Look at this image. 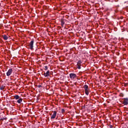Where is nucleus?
<instances>
[{
    "label": "nucleus",
    "instance_id": "0eeeda50",
    "mask_svg": "<svg viewBox=\"0 0 128 128\" xmlns=\"http://www.w3.org/2000/svg\"><path fill=\"white\" fill-rule=\"evenodd\" d=\"M3 38L5 40H7L8 39V36H6V35H4L3 36Z\"/></svg>",
    "mask_w": 128,
    "mask_h": 128
},
{
    "label": "nucleus",
    "instance_id": "a878e982",
    "mask_svg": "<svg viewBox=\"0 0 128 128\" xmlns=\"http://www.w3.org/2000/svg\"><path fill=\"white\" fill-rule=\"evenodd\" d=\"M66 56H68V54H66Z\"/></svg>",
    "mask_w": 128,
    "mask_h": 128
},
{
    "label": "nucleus",
    "instance_id": "bb28decb",
    "mask_svg": "<svg viewBox=\"0 0 128 128\" xmlns=\"http://www.w3.org/2000/svg\"><path fill=\"white\" fill-rule=\"evenodd\" d=\"M65 4H66V2H65Z\"/></svg>",
    "mask_w": 128,
    "mask_h": 128
},
{
    "label": "nucleus",
    "instance_id": "9b49d317",
    "mask_svg": "<svg viewBox=\"0 0 128 128\" xmlns=\"http://www.w3.org/2000/svg\"><path fill=\"white\" fill-rule=\"evenodd\" d=\"M20 96H18V95H16L14 96V98L16 99V100H19L20 98Z\"/></svg>",
    "mask_w": 128,
    "mask_h": 128
},
{
    "label": "nucleus",
    "instance_id": "39448f33",
    "mask_svg": "<svg viewBox=\"0 0 128 128\" xmlns=\"http://www.w3.org/2000/svg\"><path fill=\"white\" fill-rule=\"evenodd\" d=\"M70 78H72L73 80H74V78H76V74L72 73L70 74Z\"/></svg>",
    "mask_w": 128,
    "mask_h": 128
},
{
    "label": "nucleus",
    "instance_id": "423d86ee",
    "mask_svg": "<svg viewBox=\"0 0 128 128\" xmlns=\"http://www.w3.org/2000/svg\"><path fill=\"white\" fill-rule=\"evenodd\" d=\"M56 112L54 111L53 114L51 116V118L52 119L56 118Z\"/></svg>",
    "mask_w": 128,
    "mask_h": 128
},
{
    "label": "nucleus",
    "instance_id": "aec40b11",
    "mask_svg": "<svg viewBox=\"0 0 128 128\" xmlns=\"http://www.w3.org/2000/svg\"><path fill=\"white\" fill-rule=\"evenodd\" d=\"M66 18H68V16L66 15Z\"/></svg>",
    "mask_w": 128,
    "mask_h": 128
},
{
    "label": "nucleus",
    "instance_id": "9d476101",
    "mask_svg": "<svg viewBox=\"0 0 128 128\" xmlns=\"http://www.w3.org/2000/svg\"><path fill=\"white\" fill-rule=\"evenodd\" d=\"M6 88V86H0V90H4Z\"/></svg>",
    "mask_w": 128,
    "mask_h": 128
},
{
    "label": "nucleus",
    "instance_id": "dca6fc26",
    "mask_svg": "<svg viewBox=\"0 0 128 128\" xmlns=\"http://www.w3.org/2000/svg\"><path fill=\"white\" fill-rule=\"evenodd\" d=\"M77 68H78V70H80V65H77Z\"/></svg>",
    "mask_w": 128,
    "mask_h": 128
},
{
    "label": "nucleus",
    "instance_id": "f3484780",
    "mask_svg": "<svg viewBox=\"0 0 128 128\" xmlns=\"http://www.w3.org/2000/svg\"><path fill=\"white\" fill-rule=\"evenodd\" d=\"M44 76H46V78H48V75L46 74V73H44Z\"/></svg>",
    "mask_w": 128,
    "mask_h": 128
},
{
    "label": "nucleus",
    "instance_id": "a211bd4d",
    "mask_svg": "<svg viewBox=\"0 0 128 128\" xmlns=\"http://www.w3.org/2000/svg\"><path fill=\"white\" fill-rule=\"evenodd\" d=\"M45 70H48V66H45Z\"/></svg>",
    "mask_w": 128,
    "mask_h": 128
},
{
    "label": "nucleus",
    "instance_id": "4468645a",
    "mask_svg": "<svg viewBox=\"0 0 128 128\" xmlns=\"http://www.w3.org/2000/svg\"><path fill=\"white\" fill-rule=\"evenodd\" d=\"M65 24H70V22H68V20H65Z\"/></svg>",
    "mask_w": 128,
    "mask_h": 128
},
{
    "label": "nucleus",
    "instance_id": "f257e3e1",
    "mask_svg": "<svg viewBox=\"0 0 128 128\" xmlns=\"http://www.w3.org/2000/svg\"><path fill=\"white\" fill-rule=\"evenodd\" d=\"M84 89L85 90L86 94V96H88V94H89L88 90H90V88H88V86L86 84H85L84 86Z\"/></svg>",
    "mask_w": 128,
    "mask_h": 128
},
{
    "label": "nucleus",
    "instance_id": "cd10ccee",
    "mask_svg": "<svg viewBox=\"0 0 128 128\" xmlns=\"http://www.w3.org/2000/svg\"><path fill=\"white\" fill-rule=\"evenodd\" d=\"M65 98H66V95H65Z\"/></svg>",
    "mask_w": 128,
    "mask_h": 128
},
{
    "label": "nucleus",
    "instance_id": "b1692460",
    "mask_svg": "<svg viewBox=\"0 0 128 128\" xmlns=\"http://www.w3.org/2000/svg\"><path fill=\"white\" fill-rule=\"evenodd\" d=\"M68 108H65L66 110Z\"/></svg>",
    "mask_w": 128,
    "mask_h": 128
},
{
    "label": "nucleus",
    "instance_id": "f03ea898",
    "mask_svg": "<svg viewBox=\"0 0 128 128\" xmlns=\"http://www.w3.org/2000/svg\"><path fill=\"white\" fill-rule=\"evenodd\" d=\"M34 40H32L28 45L29 46L28 48L29 50H34Z\"/></svg>",
    "mask_w": 128,
    "mask_h": 128
},
{
    "label": "nucleus",
    "instance_id": "7ed1b4c3",
    "mask_svg": "<svg viewBox=\"0 0 128 128\" xmlns=\"http://www.w3.org/2000/svg\"><path fill=\"white\" fill-rule=\"evenodd\" d=\"M122 104H124V106H128V98H124L122 101Z\"/></svg>",
    "mask_w": 128,
    "mask_h": 128
},
{
    "label": "nucleus",
    "instance_id": "393cba45",
    "mask_svg": "<svg viewBox=\"0 0 128 128\" xmlns=\"http://www.w3.org/2000/svg\"><path fill=\"white\" fill-rule=\"evenodd\" d=\"M65 28H66V30H68V28H66V26H65Z\"/></svg>",
    "mask_w": 128,
    "mask_h": 128
},
{
    "label": "nucleus",
    "instance_id": "4be33fe9",
    "mask_svg": "<svg viewBox=\"0 0 128 128\" xmlns=\"http://www.w3.org/2000/svg\"><path fill=\"white\" fill-rule=\"evenodd\" d=\"M110 128H112V126L110 125Z\"/></svg>",
    "mask_w": 128,
    "mask_h": 128
},
{
    "label": "nucleus",
    "instance_id": "ddd939ff",
    "mask_svg": "<svg viewBox=\"0 0 128 128\" xmlns=\"http://www.w3.org/2000/svg\"><path fill=\"white\" fill-rule=\"evenodd\" d=\"M46 74L47 75V76H50V70L46 72Z\"/></svg>",
    "mask_w": 128,
    "mask_h": 128
},
{
    "label": "nucleus",
    "instance_id": "6ab92c4d",
    "mask_svg": "<svg viewBox=\"0 0 128 128\" xmlns=\"http://www.w3.org/2000/svg\"><path fill=\"white\" fill-rule=\"evenodd\" d=\"M68 74V71H65V74Z\"/></svg>",
    "mask_w": 128,
    "mask_h": 128
},
{
    "label": "nucleus",
    "instance_id": "412c9836",
    "mask_svg": "<svg viewBox=\"0 0 128 128\" xmlns=\"http://www.w3.org/2000/svg\"><path fill=\"white\" fill-rule=\"evenodd\" d=\"M38 88H42V85H38Z\"/></svg>",
    "mask_w": 128,
    "mask_h": 128
},
{
    "label": "nucleus",
    "instance_id": "5701e85b",
    "mask_svg": "<svg viewBox=\"0 0 128 128\" xmlns=\"http://www.w3.org/2000/svg\"><path fill=\"white\" fill-rule=\"evenodd\" d=\"M128 86V84H125V86Z\"/></svg>",
    "mask_w": 128,
    "mask_h": 128
},
{
    "label": "nucleus",
    "instance_id": "20e7f679",
    "mask_svg": "<svg viewBox=\"0 0 128 128\" xmlns=\"http://www.w3.org/2000/svg\"><path fill=\"white\" fill-rule=\"evenodd\" d=\"M12 74V68H10L6 72L7 76H10Z\"/></svg>",
    "mask_w": 128,
    "mask_h": 128
},
{
    "label": "nucleus",
    "instance_id": "2eb2a0df",
    "mask_svg": "<svg viewBox=\"0 0 128 128\" xmlns=\"http://www.w3.org/2000/svg\"><path fill=\"white\" fill-rule=\"evenodd\" d=\"M62 114H64V109H62Z\"/></svg>",
    "mask_w": 128,
    "mask_h": 128
},
{
    "label": "nucleus",
    "instance_id": "f8f14e48",
    "mask_svg": "<svg viewBox=\"0 0 128 128\" xmlns=\"http://www.w3.org/2000/svg\"><path fill=\"white\" fill-rule=\"evenodd\" d=\"M82 64V61L79 60V61H78V62L77 63V66H80Z\"/></svg>",
    "mask_w": 128,
    "mask_h": 128
},
{
    "label": "nucleus",
    "instance_id": "1a4fd4ad",
    "mask_svg": "<svg viewBox=\"0 0 128 128\" xmlns=\"http://www.w3.org/2000/svg\"><path fill=\"white\" fill-rule=\"evenodd\" d=\"M64 20H61V26L62 28H64Z\"/></svg>",
    "mask_w": 128,
    "mask_h": 128
},
{
    "label": "nucleus",
    "instance_id": "6e6552de",
    "mask_svg": "<svg viewBox=\"0 0 128 128\" xmlns=\"http://www.w3.org/2000/svg\"><path fill=\"white\" fill-rule=\"evenodd\" d=\"M22 102V98H19V99L17 101V102H18V104H20Z\"/></svg>",
    "mask_w": 128,
    "mask_h": 128
}]
</instances>
